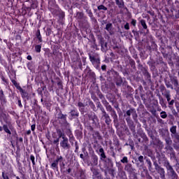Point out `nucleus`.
Instances as JSON below:
<instances>
[{"instance_id":"obj_1","label":"nucleus","mask_w":179,"mask_h":179,"mask_svg":"<svg viewBox=\"0 0 179 179\" xmlns=\"http://www.w3.org/2000/svg\"><path fill=\"white\" fill-rule=\"evenodd\" d=\"M60 146L65 150L71 148V145L69 144V141L66 137H63L62 141H60Z\"/></svg>"},{"instance_id":"obj_2","label":"nucleus","mask_w":179,"mask_h":179,"mask_svg":"<svg viewBox=\"0 0 179 179\" xmlns=\"http://www.w3.org/2000/svg\"><path fill=\"white\" fill-rule=\"evenodd\" d=\"M89 57L90 61L93 65H99L100 64V59L96 58L94 56H92V55H89Z\"/></svg>"},{"instance_id":"obj_3","label":"nucleus","mask_w":179,"mask_h":179,"mask_svg":"<svg viewBox=\"0 0 179 179\" xmlns=\"http://www.w3.org/2000/svg\"><path fill=\"white\" fill-rule=\"evenodd\" d=\"M155 169L158 171V173L160 174L161 178H164V176H165V175H164L165 174L164 169L159 166L158 165H157Z\"/></svg>"},{"instance_id":"obj_4","label":"nucleus","mask_w":179,"mask_h":179,"mask_svg":"<svg viewBox=\"0 0 179 179\" xmlns=\"http://www.w3.org/2000/svg\"><path fill=\"white\" fill-rule=\"evenodd\" d=\"M103 117L105 118V122L108 125H110V123L111 122V119L110 118V115L106 113V111H103Z\"/></svg>"},{"instance_id":"obj_5","label":"nucleus","mask_w":179,"mask_h":179,"mask_svg":"<svg viewBox=\"0 0 179 179\" xmlns=\"http://www.w3.org/2000/svg\"><path fill=\"white\" fill-rule=\"evenodd\" d=\"M99 164V158L96 155L92 156V166H97Z\"/></svg>"},{"instance_id":"obj_6","label":"nucleus","mask_w":179,"mask_h":179,"mask_svg":"<svg viewBox=\"0 0 179 179\" xmlns=\"http://www.w3.org/2000/svg\"><path fill=\"white\" fill-rule=\"evenodd\" d=\"M166 168L167 170V174H169L170 173H173V171H175L174 169H173V166H171V165H170L169 162L166 163Z\"/></svg>"},{"instance_id":"obj_7","label":"nucleus","mask_w":179,"mask_h":179,"mask_svg":"<svg viewBox=\"0 0 179 179\" xmlns=\"http://www.w3.org/2000/svg\"><path fill=\"white\" fill-rule=\"evenodd\" d=\"M168 176L171 179H176L177 178V173H176L175 171H173V172H171V173H168Z\"/></svg>"},{"instance_id":"obj_8","label":"nucleus","mask_w":179,"mask_h":179,"mask_svg":"<svg viewBox=\"0 0 179 179\" xmlns=\"http://www.w3.org/2000/svg\"><path fill=\"white\" fill-rule=\"evenodd\" d=\"M70 114L71 117H79V113H78V110H73L70 112Z\"/></svg>"},{"instance_id":"obj_9","label":"nucleus","mask_w":179,"mask_h":179,"mask_svg":"<svg viewBox=\"0 0 179 179\" xmlns=\"http://www.w3.org/2000/svg\"><path fill=\"white\" fill-rule=\"evenodd\" d=\"M3 129L5 131V132H6V134H8L9 135H12V132H10V130H9L8 125L4 124L3 126Z\"/></svg>"},{"instance_id":"obj_10","label":"nucleus","mask_w":179,"mask_h":179,"mask_svg":"<svg viewBox=\"0 0 179 179\" xmlns=\"http://www.w3.org/2000/svg\"><path fill=\"white\" fill-rule=\"evenodd\" d=\"M170 131L171 132L172 135L177 134V126H173L171 127Z\"/></svg>"},{"instance_id":"obj_11","label":"nucleus","mask_w":179,"mask_h":179,"mask_svg":"<svg viewBox=\"0 0 179 179\" xmlns=\"http://www.w3.org/2000/svg\"><path fill=\"white\" fill-rule=\"evenodd\" d=\"M99 152H101V159H106V154L104 153V149L100 148Z\"/></svg>"},{"instance_id":"obj_12","label":"nucleus","mask_w":179,"mask_h":179,"mask_svg":"<svg viewBox=\"0 0 179 179\" xmlns=\"http://www.w3.org/2000/svg\"><path fill=\"white\" fill-rule=\"evenodd\" d=\"M0 100L1 101H5V94H3V91L0 90Z\"/></svg>"},{"instance_id":"obj_13","label":"nucleus","mask_w":179,"mask_h":179,"mask_svg":"<svg viewBox=\"0 0 179 179\" xmlns=\"http://www.w3.org/2000/svg\"><path fill=\"white\" fill-rule=\"evenodd\" d=\"M116 5L119 6V8H122L124 6V2L121 0H115Z\"/></svg>"},{"instance_id":"obj_14","label":"nucleus","mask_w":179,"mask_h":179,"mask_svg":"<svg viewBox=\"0 0 179 179\" xmlns=\"http://www.w3.org/2000/svg\"><path fill=\"white\" fill-rule=\"evenodd\" d=\"M140 22L141 26L143 27V29H148V25L146 24V21H145V20H141Z\"/></svg>"},{"instance_id":"obj_15","label":"nucleus","mask_w":179,"mask_h":179,"mask_svg":"<svg viewBox=\"0 0 179 179\" xmlns=\"http://www.w3.org/2000/svg\"><path fill=\"white\" fill-rule=\"evenodd\" d=\"M36 37H37L38 41H40V43L43 42V38L41 37V34H40L39 29L38 30V32L36 33Z\"/></svg>"},{"instance_id":"obj_16","label":"nucleus","mask_w":179,"mask_h":179,"mask_svg":"<svg viewBox=\"0 0 179 179\" xmlns=\"http://www.w3.org/2000/svg\"><path fill=\"white\" fill-rule=\"evenodd\" d=\"M57 134L59 138H62V139H64V138H66L65 134H64L61 130L57 131Z\"/></svg>"},{"instance_id":"obj_17","label":"nucleus","mask_w":179,"mask_h":179,"mask_svg":"<svg viewBox=\"0 0 179 179\" xmlns=\"http://www.w3.org/2000/svg\"><path fill=\"white\" fill-rule=\"evenodd\" d=\"M113 29V24L109 23L107 24L106 26V30H107V31H111V29Z\"/></svg>"},{"instance_id":"obj_18","label":"nucleus","mask_w":179,"mask_h":179,"mask_svg":"<svg viewBox=\"0 0 179 179\" xmlns=\"http://www.w3.org/2000/svg\"><path fill=\"white\" fill-rule=\"evenodd\" d=\"M51 168L53 170H58V164L55 162V161L51 164Z\"/></svg>"},{"instance_id":"obj_19","label":"nucleus","mask_w":179,"mask_h":179,"mask_svg":"<svg viewBox=\"0 0 179 179\" xmlns=\"http://www.w3.org/2000/svg\"><path fill=\"white\" fill-rule=\"evenodd\" d=\"M84 14L83 13H77V17L78 20H82L83 19Z\"/></svg>"},{"instance_id":"obj_20","label":"nucleus","mask_w":179,"mask_h":179,"mask_svg":"<svg viewBox=\"0 0 179 179\" xmlns=\"http://www.w3.org/2000/svg\"><path fill=\"white\" fill-rule=\"evenodd\" d=\"M35 51L36 52H41V45H36L35 46Z\"/></svg>"},{"instance_id":"obj_21","label":"nucleus","mask_w":179,"mask_h":179,"mask_svg":"<svg viewBox=\"0 0 179 179\" xmlns=\"http://www.w3.org/2000/svg\"><path fill=\"white\" fill-rule=\"evenodd\" d=\"M98 10H107V7L103 6V5H100L97 7Z\"/></svg>"},{"instance_id":"obj_22","label":"nucleus","mask_w":179,"mask_h":179,"mask_svg":"<svg viewBox=\"0 0 179 179\" xmlns=\"http://www.w3.org/2000/svg\"><path fill=\"white\" fill-rule=\"evenodd\" d=\"M160 115H161V118H167V113H166V111H162L160 113Z\"/></svg>"},{"instance_id":"obj_23","label":"nucleus","mask_w":179,"mask_h":179,"mask_svg":"<svg viewBox=\"0 0 179 179\" xmlns=\"http://www.w3.org/2000/svg\"><path fill=\"white\" fill-rule=\"evenodd\" d=\"M63 159H64V158L62 157V156L57 157V159H56V160L54 161V162L58 164V162H62Z\"/></svg>"},{"instance_id":"obj_24","label":"nucleus","mask_w":179,"mask_h":179,"mask_svg":"<svg viewBox=\"0 0 179 179\" xmlns=\"http://www.w3.org/2000/svg\"><path fill=\"white\" fill-rule=\"evenodd\" d=\"M164 96L166 99H167V101H170V100H171L170 92H167Z\"/></svg>"},{"instance_id":"obj_25","label":"nucleus","mask_w":179,"mask_h":179,"mask_svg":"<svg viewBox=\"0 0 179 179\" xmlns=\"http://www.w3.org/2000/svg\"><path fill=\"white\" fill-rule=\"evenodd\" d=\"M30 159L32 162L33 166H36V162L34 161L35 160V157H34V155H31L30 156Z\"/></svg>"},{"instance_id":"obj_26","label":"nucleus","mask_w":179,"mask_h":179,"mask_svg":"<svg viewBox=\"0 0 179 179\" xmlns=\"http://www.w3.org/2000/svg\"><path fill=\"white\" fill-rule=\"evenodd\" d=\"M172 83H173V85H174V86L176 87H177V86H178V81H177V79H173L172 80Z\"/></svg>"},{"instance_id":"obj_27","label":"nucleus","mask_w":179,"mask_h":179,"mask_svg":"<svg viewBox=\"0 0 179 179\" xmlns=\"http://www.w3.org/2000/svg\"><path fill=\"white\" fill-rule=\"evenodd\" d=\"M165 141H166V145H171V143H173V141H171V139L170 138H166Z\"/></svg>"},{"instance_id":"obj_28","label":"nucleus","mask_w":179,"mask_h":179,"mask_svg":"<svg viewBox=\"0 0 179 179\" xmlns=\"http://www.w3.org/2000/svg\"><path fill=\"white\" fill-rule=\"evenodd\" d=\"M17 89H18V90H20V92H21V93H22L23 94H26V92H24V90H23V89L22 88V87L20 86H17Z\"/></svg>"},{"instance_id":"obj_29","label":"nucleus","mask_w":179,"mask_h":179,"mask_svg":"<svg viewBox=\"0 0 179 179\" xmlns=\"http://www.w3.org/2000/svg\"><path fill=\"white\" fill-rule=\"evenodd\" d=\"M172 136L175 139H177L178 142H179V134L178 133H176L175 134L172 135Z\"/></svg>"},{"instance_id":"obj_30","label":"nucleus","mask_w":179,"mask_h":179,"mask_svg":"<svg viewBox=\"0 0 179 179\" xmlns=\"http://www.w3.org/2000/svg\"><path fill=\"white\" fill-rule=\"evenodd\" d=\"M122 163H128V157H124L122 159H121Z\"/></svg>"},{"instance_id":"obj_31","label":"nucleus","mask_w":179,"mask_h":179,"mask_svg":"<svg viewBox=\"0 0 179 179\" xmlns=\"http://www.w3.org/2000/svg\"><path fill=\"white\" fill-rule=\"evenodd\" d=\"M169 108H171V110H172V113L173 114V115H177V111H176V109H173V107L169 106Z\"/></svg>"},{"instance_id":"obj_32","label":"nucleus","mask_w":179,"mask_h":179,"mask_svg":"<svg viewBox=\"0 0 179 179\" xmlns=\"http://www.w3.org/2000/svg\"><path fill=\"white\" fill-rule=\"evenodd\" d=\"M124 29L126 30H129V23L127 22L125 24H124Z\"/></svg>"},{"instance_id":"obj_33","label":"nucleus","mask_w":179,"mask_h":179,"mask_svg":"<svg viewBox=\"0 0 179 179\" xmlns=\"http://www.w3.org/2000/svg\"><path fill=\"white\" fill-rule=\"evenodd\" d=\"M78 107H80V108H82V107H85V104H83V103L82 102H78Z\"/></svg>"},{"instance_id":"obj_34","label":"nucleus","mask_w":179,"mask_h":179,"mask_svg":"<svg viewBox=\"0 0 179 179\" xmlns=\"http://www.w3.org/2000/svg\"><path fill=\"white\" fill-rule=\"evenodd\" d=\"M138 161H139L140 163H143V156L141 155L138 157Z\"/></svg>"},{"instance_id":"obj_35","label":"nucleus","mask_w":179,"mask_h":179,"mask_svg":"<svg viewBox=\"0 0 179 179\" xmlns=\"http://www.w3.org/2000/svg\"><path fill=\"white\" fill-rule=\"evenodd\" d=\"M131 23L133 26H136V20H132Z\"/></svg>"},{"instance_id":"obj_36","label":"nucleus","mask_w":179,"mask_h":179,"mask_svg":"<svg viewBox=\"0 0 179 179\" xmlns=\"http://www.w3.org/2000/svg\"><path fill=\"white\" fill-rule=\"evenodd\" d=\"M2 177L3 179H9V177L8 176H5V173H2Z\"/></svg>"},{"instance_id":"obj_37","label":"nucleus","mask_w":179,"mask_h":179,"mask_svg":"<svg viewBox=\"0 0 179 179\" xmlns=\"http://www.w3.org/2000/svg\"><path fill=\"white\" fill-rule=\"evenodd\" d=\"M112 115L114 118H117V113H115V110L113 111Z\"/></svg>"},{"instance_id":"obj_38","label":"nucleus","mask_w":179,"mask_h":179,"mask_svg":"<svg viewBox=\"0 0 179 179\" xmlns=\"http://www.w3.org/2000/svg\"><path fill=\"white\" fill-rule=\"evenodd\" d=\"M131 113H132V111H131L130 110H127V111L126 112V114H127V115H128L129 117H130Z\"/></svg>"},{"instance_id":"obj_39","label":"nucleus","mask_w":179,"mask_h":179,"mask_svg":"<svg viewBox=\"0 0 179 179\" xmlns=\"http://www.w3.org/2000/svg\"><path fill=\"white\" fill-rule=\"evenodd\" d=\"M59 142V138H57V139L53 141V143H55V144L57 143V145H58Z\"/></svg>"},{"instance_id":"obj_40","label":"nucleus","mask_w":179,"mask_h":179,"mask_svg":"<svg viewBox=\"0 0 179 179\" xmlns=\"http://www.w3.org/2000/svg\"><path fill=\"white\" fill-rule=\"evenodd\" d=\"M169 106H173L174 105V99H172L171 101L169 102Z\"/></svg>"},{"instance_id":"obj_41","label":"nucleus","mask_w":179,"mask_h":179,"mask_svg":"<svg viewBox=\"0 0 179 179\" xmlns=\"http://www.w3.org/2000/svg\"><path fill=\"white\" fill-rule=\"evenodd\" d=\"M31 131H34V129H36V124H32L31 126Z\"/></svg>"},{"instance_id":"obj_42","label":"nucleus","mask_w":179,"mask_h":179,"mask_svg":"<svg viewBox=\"0 0 179 179\" xmlns=\"http://www.w3.org/2000/svg\"><path fill=\"white\" fill-rule=\"evenodd\" d=\"M88 15H89L90 17H93V13H92V11H89L88 12Z\"/></svg>"},{"instance_id":"obj_43","label":"nucleus","mask_w":179,"mask_h":179,"mask_svg":"<svg viewBox=\"0 0 179 179\" xmlns=\"http://www.w3.org/2000/svg\"><path fill=\"white\" fill-rule=\"evenodd\" d=\"M18 106L19 107H23V106L22 105V101L20 100H18Z\"/></svg>"},{"instance_id":"obj_44","label":"nucleus","mask_w":179,"mask_h":179,"mask_svg":"<svg viewBox=\"0 0 179 179\" xmlns=\"http://www.w3.org/2000/svg\"><path fill=\"white\" fill-rule=\"evenodd\" d=\"M147 163L148 164V166H152V162H150V160H147Z\"/></svg>"},{"instance_id":"obj_45","label":"nucleus","mask_w":179,"mask_h":179,"mask_svg":"<svg viewBox=\"0 0 179 179\" xmlns=\"http://www.w3.org/2000/svg\"><path fill=\"white\" fill-rule=\"evenodd\" d=\"M106 65L101 66L102 71H106Z\"/></svg>"},{"instance_id":"obj_46","label":"nucleus","mask_w":179,"mask_h":179,"mask_svg":"<svg viewBox=\"0 0 179 179\" xmlns=\"http://www.w3.org/2000/svg\"><path fill=\"white\" fill-rule=\"evenodd\" d=\"M27 59H28L29 61H31V57L30 55H28Z\"/></svg>"},{"instance_id":"obj_47","label":"nucleus","mask_w":179,"mask_h":179,"mask_svg":"<svg viewBox=\"0 0 179 179\" xmlns=\"http://www.w3.org/2000/svg\"><path fill=\"white\" fill-rule=\"evenodd\" d=\"M166 87H171V89H173V85H170L166 84Z\"/></svg>"},{"instance_id":"obj_48","label":"nucleus","mask_w":179,"mask_h":179,"mask_svg":"<svg viewBox=\"0 0 179 179\" xmlns=\"http://www.w3.org/2000/svg\"><path fill=\"white\" fill-rule=\"evenodd\" d=\"M31 134V130H28L27 131V135H30Z\"/></svg>"},{"instance_id":"obj_49","label":"nucleus","mask_w":179,"mask_h":179,"mask_svg":"<svg viewBox=\"0 0 179 179\" xmlns=\"http://www.w3.org/2000/svg\"><path fill=\"white\" fill-rule=\"evenodd\" d=\"M61 118H63L64 120L66 118V116L64 115H62Z\"/></svg>"},{"instance_id":"obj_50","label":"nucleus","mask_w":179,"mask_h":179,"mask_svg":"<svg viewBox=\"0 0 179 179\" xmlns=\"http://www.w3.org/2000/svg\"><path fill=\"white\" fill-rule=\"evenodd\" d=\"M91 170H92V171L93 172L94 174L97 175V171H93V169H91Z\"/></svg>"},{"instance_id":"obj_51","label":"nucleus","mask_w":179,"mask_h":179,"mask_svg":"<svg viewBox=\"0 0 179 179\" xmlns=\"http://www.w3.org/2000/svg\"><path fill=\"white\" fill-rule=\"evenodd\" d=\"M108 110H109L110 111H111V110H113V108H111L110 106H108Z\"/></svg>"},{"instance_id":"obj_52","label":"nucleus","mask_w":179,"mask_h":179,"mask_svg":"<svg viewBox=\"0 0 179 179\" xmlns=\"http://www.w3.org/2000/svg\"><path fill=\"white\" fill-rule=\"evenodd\" d=\"M78 66H79V68H82V63H80V62H79V64H78Z\"/></svg>"},{"instance_id":"obj_53","label":"nucleus","mask_w":179,"mask_h":179,"mask_svg":"<svg viewBox=\"0 0 179 179\" xmlns=\"http://www.w3.org/2000/svg\"><path fill=\"white\" fill-rule=\"evenodd\" d=\"M80 157L81 159H83V157H84L83 154H80Z\"/></svg>"},{"instance_id":"obj_54","label":"nucleus","mask_w":179,"mask_h":179,"mask_svg":"<svg viewBox=\"0 0 179 179\" xmlns=\"http://www.w3.org/2000/svg\"><path fill=\"white\" fill-rule=\"evenodd\" d=\"M177 111L179 113V106H176Z\"/></svg>"},{"instance_id":"obj_55","label":"nucleus","mask_w":179,"mask_h":179,"mask_svg":"<svg viewBox=\"0 0 179 179\" xmlns=\"http://www.w3.org/2000/svg\"><path fill=\"white\" fill-rule=\"evenodd\" d=\"M71 171H72V169H69L68 170H67V172L69 173H71Z\"/></svg>"},{"instance_id":"obj_56","label":"nucleus","mask_w":179,"mask_h":179,"mask_svg":"<svg viewBox=\"0 0 179 179\" xmlns=\"http://www.w3.org/2000/svg\"><path fill=\"white\" fill-rule=\"evenodd\" d=\"M148 169H149L150 171H152V166H148Z\"/></svg>"},{"instance_id":"obj_57","label":"nucleus","mask_w":179,"mask_h":179,"mask_svg":"<svg viewBox=\"0 0 179 179\" xmlns=\"http://www.w3.org/2000/svg\"><path fill=\"white\" fill-rule=\"evenodd\" d=\"M3 131V127H0V131Z\"/></svg>"},{"instance_id":"obj_58","label":"nucleus","mask_w":179,"mask_h":179,"mask_svg":"<svg viewBox=\"0 0 179 179\" xmlns=\"http://www.w3.org/2000/svg\"><path fill=\"white\" fill-rule=\"evenodd\" d=\"M101 111L103 113V115H104V111H106V110H104V109L103 108V109H101Z\"/></svg>"},{"instance_id":"obj_59","label":"nucleus","mask_w":179,"mask_h":179,"mask_svg":"<svg viewBox=\"0 0 179 179\" xmlns=\"http://www.w3.org/2000/svg\"><path fill=\"white\" fill-rule=\"evenodd\" d=\"M16 179H20V178H19V176H17V177H16Z\"/></svg>"},{"instance_id":"obj_60","label":"nucleus","mask_w":179,"mask_h":179,"mask_svg":"<svg viewBox=\"0 0 179 179\" xmlns=\"http://www.w3.org/2000/svg\"><path fill=\"white\" fill-rule=\"evenodd\" d=\"M178 128H179V122H178Z\"/></svg>"},{"instance_id":"obj_61","label":"nucleus","mask_w":179,"mask_h":179,"mask_svg":"<svg viewBox=\"0 0 179 179\" xmlns=\"http://www.w3.org/2000/svg\"><path fill=\"white\" fill-rule=\"evenodd\" d=\"M0 121H1V122H2V119L0 118Z\"/></svg>"},{"instance_id":"obj_62","label":"nucleus","mask_w":179,"mask_h":179,"mask_svg":"<svg viewBox=\"0 0 179 179\" xmlns=\"http://www.w3.org/2000/svg\"><path fill=\"white\" fill-rule=\"evenodd\" d=\"M178 76H179V71H178Z\"/></svg>"}]
</instances>
